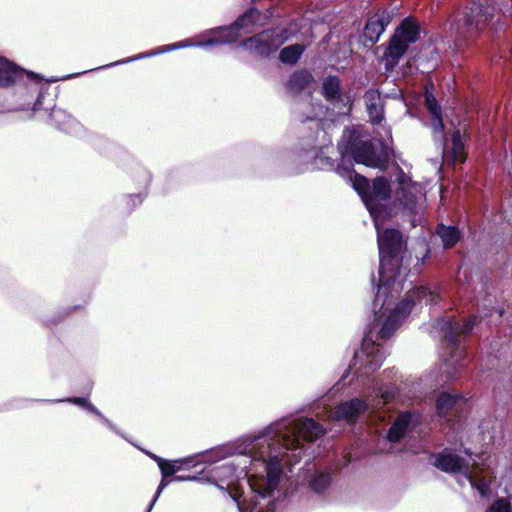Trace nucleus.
Segmentation results:
<instances>
[{"mask_svg":"<svg viewBox=\"0 0 512 512\" xmlns=\"http://www.w3.org/2000/svg\"><path fill=\"white\" fill-rule=\"evenodd\" d=\"M419 421V417L411 412L401 413L390 427L387 438L390 442H398L411 432Z\"/></svg>","mask_w":512,"mask_h":512,"instance_id":"obj_11","label":"nucleus"},{"mask_svg":"<svg viewBox=\"0 0 512 512\" xmlns=\"http://www.w3.org/2000/svg\"><path fill=\"white\" fill-rule=\"evenodd\" d=\"M165 478L166 477H163L162 480L160 481L159 486L156 491V494H155L153 500L151 501L147 512H151V510L153 509V506L155 505V503H156L157 499L159 498V496L161 495L162 491L167 487L169 482L166 481Z\"/></svg>","mask_w":512,"mask_h":512,"instance_id":"obj_30","label":"nucleus"},{"mask_svg":"<svg viewBox=\"0 0 512 512\" xmlns=\"http://www.w3.org/2000/svg\"><path fill=\"white\" fill-rule=\"evenodd\" d=\"M254 22L255 12L253 10H249L239 17L232 26L221 29L218 32V38L221 42H233L239 37V30L241 28L252 27Z\"/></svg>","mask_w":512,"mask_h":512,"instance_id":"obj_13","label":"nucleus"},{"mask_svg":"<svg viewBox=\"0 0 512 512\" xmlns=\"http://www.w3.org/2000/svg\"><path fill=\"white\" fill-rule=\"evenodd\" d=\"M419 25L411 18H406L395 30L384 53L386 65L394 67L405 54L410 44L419 39Z\"/></svg>","mask_w":512,"mask_h":512,"instance_id":"obj_8","label":"nucleus"},{"mask_svg":"<svg viewBox=\"0 0 512 512\" xmlns=\"http://www.w3.org/2000/svg\"><path fill=\"white\" fill-rule=\"evenodd\" d=\"M209 470L206 471V474L207 476H205V479L207 480V477L209 476V474L207 473ZM202 473H205V470H202Z\"/></svg>","mask_w":512,"mask_h":512,"instance_id":"obj_37","label":"nucleus"},{"mask_svg":"<svg viewBox=\"0 0 512 512\" xmlns=\"http://www.w3.org/2000/svg\"><path fill=\"white\" fill-rule=\"evenodd\" d=\"M21 74V70L16 65L0 57V87L12 85Z\"/></svg>","mask_w":512,"mask_h":512,"instance_id":"obj_18","label":"nucleus"},{"mask_svg":"<svg viewBox=\"0 0 512 512\" xmlns=\"http://www.w3.org/2000/svg\"><path fill=\"white\" fill-rule=\"evenodd\" d=\"M202 479L201 477L199 476H176L175 477V480L176 481H196V480H200Z\"/></svg>","mask_w":512,"mask_h":512,"instance_id":"obj_34","label":"nucleus"},{"mask_svg":"<svg viewBox=\"0 0 512 512\" xmlns=\"http://www.w3.org/2000/svg\"><path fill=\"white\" fill-rule=\"evenodd\" d=\"M353 169H352V164L351 163H348L347 165L344 164L343 162L341 164H339L336 168V172L345 177V176H348L350 178V175H353Z\"/></svg>","mask_w":512,"mask_h":512,"instance_id":"obj_31","label":"nucleus"},{"mask_svg":"<svg viewBox=\"0 0 512 512\" xmlns=\"http://www.w3.org/2000/svg\"><path fill=\"white\" fill-rule=\"evenodd\" d=\"M350 182L354 189L362 196L367 197L370 191V184L366 177L353 171V175H350Z\"/></svg>","mask_w":512,"mask_h":512,"instance_id":"obj_27","label":"nucleus"},{"mask_svg":"<svg viewBox=\"0 0 512 512\" xmlns=\"http://www.w3.org/2000/svg\"><path fill=\"white\" fill-rule=\"evenodd\" d=\"M378 247L382 256H399L407 252V238L394 228L378 232Z\"/></svg>","mask_w":512,"mask_h":512,"instance_id":"obj_10","label":"nucleus"},{"mask_svg":"<svg viewBox=\"0 0 512 512\" xmlns=\"http://www.w3.org/2000/svg\"><path fill=\"white\" fill-rule=\"evenodd\" d=\"M313 81V76L306 70L294 72L288 82L287 89L294 94L302 92Z\"/></svg>","mask_w":512,"mask_h":512,"instance_id":"obj_19","label":"nucleus"},{"mask_svg":"<svg viewBox=\"0 0 512 512\" xmlns=\"http://www.w3.org/2000/svg\"><path fill=\"white\" fill-rule=\"evenodd\" d=\"M400 189L397 191V198L404 209L410 213H414L417 206L418 197L415 193L417 190L415 185L409 184L405 177L399 179Z\"/></svg>","mask_w":512,"mask_h":512,"instance_id":"obj_14","label":"nucleus"},{"mask_svg":"<svg viewBox=\"0 0 512 512\" xmlns=\"http://www.w3.org/2000/svg\"><path fill=\"white\" fill-rule=\"evenodd\" d=\"M494 11L492 0H477L469 7L459 9L454 15V22L451 26L456 41L474 40L493 18Z\"/></svg>","mask_w":512,"mask_h":512,"instance_id":"obj_5","label":"nucleus"},{"mask_svg":"<svg viewBox=\"0 0 512 512\" xmlns=\"http://www.w3.org/2000/svg\"><path fill=\"white\" fill-rule=\"evenodd\" d=\"M464 404V398L459 394L441 393L436 401V410L440 417H446L450 412L457 411Z\"/></svg>","mask_w":512,"mask_h":512,"instance_id":"obj_15","label":"nucleus"},{"mask_svg":"<svg viewBox=\"0 0 512 512\" xmlns=\"http://www.w3.org/2000/svg\"><path fill=\"white\" fill-rule=\"evenodd\" d=\"M331 483V474L329 472H315L310 476L309 486L316 493L324 492Z\"/></svg>","mask_w":512,"mask_h":512,"instance_id":"obj_25","label":"nucleus"},{"mask_svg":"<svg viewBox=\"0 0 512 512\" xmlns=\"http://www.w3.org/2000/svg\"><path fill=\"white\" fill-rule=\"evenodd\" d=\"M304 51V46L294 44L283 48L280 52V60L283 63L295 64Z\"/></svg>","mask_w":512,"mask_h":512,"instance_id":"obj_26","label":"nucleus"},{"mask_svg":"<svg viewBox=\"0 0 512 512\" xmlns=\"http://www.w3.org/2000/svg\"><path fill=\"white\" fill-rule=\"evenodd\" d=\"M385 374H386V378H387V379H390V378H391V374H392V372H387V371H385Z\"/></svg>","mask_w":512,"mask_h":512,"instance_id":"obj_35","label":"nucleus"},{"mask_svg":"<svg viewBox=\"0 0 512 512\" xmlns=\"http://www.w3.org/2000/svg\"><path fill=\"white\" fill-rule=\"evenodd\" d=\"M396 389V386L392 383L377 382L372 393L364 395L365 400L353 398L342 402L337 407L328 411V417L331 420H344L348 423H355L366 412L371 414L376 409L392 401L396 395Z\"/></svg>","mask_w":512,"mask_h":512,"instance_id":"obj_4","label":"nucleus"},{"mask_svg":"<svg viewBox=\"0 0 512 512\" xmlns=\"http://www.w3.org/2000/svg\"><path fill=\"white\" fill-rule=\"evenodd\" d=\"M486 512H511V504L507 499L501 498L494 501Z\"/></svg>","mask_w":512,"mask_h":512,"instance_id":"obj_28","label":"nucleus"},{"mask_svg":"<svg viewBox=\"0 0 512 512\" xmlns=\"http://www.w3.org/2000/svg\"><path fill=\"white\" fill-rule=\"evenodd\" d=\"M223 456H222V452L221 451H217L215 453V458L211 456H203V458L199 461L200 463H209V464H212L214 463L216 460H219L221 459Z\"/></svg>","mask_w":512,"mask_h":512,"instance_id":"obj_33","label":"nucleus"},{"mask_svg":"<svg viewBox=\"0 0 512 512\" xmlns=\"http://www.w3.org/2000/svg\"><path fill=\"white\" fill-rule=\"evenodd\" d=\"M388 23V18L383 16L369 19L364 28L365 39H367L371 44L376 43Z\"/></svg>","mask_w":512,"mask_h":512,"instance_id":"obj_17","label":"nucleus"},{"mask_svg":"<svg viewBox=\"0 0 512 512\" xmlns=\"http://www.w3.org/2000/svg\"><path fill=\"white\" fill-rule=\"evenodd\" d=\"M343 157L351 155L355 162L371 168L385 170L389 164V155L384 146L376 148L371 141H364L350 134L339 143Z\"/></svg>","mask_w":512,"mask_h":512,"instance_id":"obj_7","label":"nucleus"},{"mask_svg":"<svg viewBox=\"0 0 512 512\" xmlns=\"http://www.w3.org/2000/svg\"><path fill=\"white\" fill-rule=\"evenodd\" d=\"M283 39L274 30H265L243 41V46L259 56H268L276 51Z\"/></svg>","mask_w":512,"mask_h":512,"instance_id":"obj_9","label":"nucleus"},{"mask_svg":"<svg viewBox=\"0 0 512 512\" xmlns=\"http://www.w3.org/2000/svg\"><path fill=\"white\" fill-rule=\"evenodd\" d=\"M390 184L384 177H378L374 180L367 197L374 200H387L390 197Z\"/></svg>","mask_w":512,"mask_h":512,"instance_id":"obj_23","label":"nucleus"},{"mask_svg":"<svg viewBox=\"0 0 512 512\" xmlns=\"http://www.w3.org/2000/svg\"><path fill=\"white\" fill-rule=\"evenodd\" d=\"M452 145L446 151L445 158L448 163L453 165L462 164L467 158L465 145L462 142L460 131H455L451 138Z\"/></svg>","mask_w":512,"mask_h":512,"instance_id":"obj_16","label":"nucleus"},{"mask_svg":"<svg viewBox=\"0 0 512 512\" xmlns=\"http://www.w3.org/2000/svg\"><path fill=\"white\" fill-rule=\"evenodd\" d=\"M146 455H148L152 460H154L161 471L162 477H168L174 475L176 472L180 471L183 467H191L196 466L195 456L186 457L182 459H177L174 461H167L149 451H144Z\"/></svg>","mask_w":512,"mask_h":512,"instance_id":"obj_12","label":"nucleus"},{"mask_svg":"<svg viewBox=\"0 0 512 512\" xmlns=\"http://www.w3.org/2000/svg\"><path fill=\"white\" fill-rule=\"evenodd\" d=\"M365 100L371 120L379 123L383 119L380 94L377 91H369L365 94Z\"/></svg>","mask_w":512,"mask_h":512,"instance_id":"obj_21","label":"nucleus"},{"mask_svg":"<svg viewBox=\"0 0 512 512\" xmlns=\"http://www.w3.org/2000/svg\"><path fill=\"white\" fill-rule=\"evenodd\" d=\"M497 312H498V316H499V317H501V316H502V313H503V310H502V309H500V310H498Z\"/></svg>","mask_w":512,"mask_h":512,"instance_id":"obj_36","label":"nucleus"},{"mask_svg":"<svg viewBox=\"0 0 512 512\" xmlns=\"http://www.w3.org/2000/svg\"><path fill=\"white\" fill-rule=\"evenodd\" d=\"M312 418H282L254 434L237 439L229 452L235 457L207 472V481L231 488L240 512H275L284 492L283 468L297 463L304 452L303 441L325 434Z\"/></svg>","mask_w":512,"mask_h":512,"instance_id":"obj_1","label":"nucleus"},{"mask_svg":"<svg viewBox=\"0 0 512 512\" xmlns=\"http://www.w3.org/2000/svg\"><path fill=\"white\" fill-rule=\"evenodd\" d=\"M476 457L477 459L468 455L466 458H461L446 450L436 456L434 465L444 472L459 473L473 490H476L481 497H485L490 493V484L494 475L492 470L483 463L482 457Z\"/></svg>","mask_w":512,"mask_h":512,"instance_id":"obj_3","label":"nucleus"},{"mask_svg":"<svg viewBox=\"0 0 512 512\" xmlns=\"http://www.w3.org/2000/svg\"><path fill=\"white\" fill-rule=\"evenodd\" d=\"M436 234L440 237L444 248L454 247L461 238V232L456 226L439 224L436 227Z\"/></svg>","mask_w":512,"mask_h":512,"instance_id":"obj_20","label":"nucleus"},{"mask_svg":"<svg viewBox=\"0 0 512 512\" xmlns=\"http://www.w3.org/2000/svg\"><path fill=\"white\" fill-rule=\"evenodd\" d=\"M426 106L428 110L437 118L440 117V107L437 103V100L434 98L432 94H426Z\"/></svg>","mask_w":512,"mask_h":512,"instance_id":"obj_29","label":"nucleus"},{"mask_svg":"<svg viewBox=\"0 0 512 512\" xmlns=\"http://www.w3.org/2000/svg\"><path fill=\"white\" fill-rule=\"evenodd\" d=\"M477 317H469L466 321L460 322L454 316L448 315L442 319L437 320L434 325V330L443 337L450 350V356L445 358V366L447 368L454 367L456 364L463 366L460 362L462 360L463 351L457 346L461 339L467 336L473 329Z\"/></svg>","mask_w":512,"mask_h":512,"instance_id":"obj_6","label":"nucleus"},{"mask_svg":"<svg viewBox=\"0 0 512 512\" xmlns=\"http://www.w3.org/2000/svg\"><path fill=\"white\" fill-rule=\"evenodd\" d=\"M322 94L328 101L338 100L340 97V80L336 76H329L322 83Z\"/></svg>","mask_w":512,"mask_h":512,"instance_id":"obj_24","label":"nucleus"},{"mask_svg":"<svg viewBox=\"0 0 512 512\" xmlns=\"http://www.w3.org/2000/svg\"><path fill=\"white\" fill-rule=\"evenodd\" d=\"M53 402H69L73 403L78 406L85 407L89 412L95 414L97 417L101 419L104 425H106L109 429L115 431V426L102 415V413L92 404L90 403L86 398L82 397H72V398H66V399H57L53 400Z\"/></svg>","mask_w":512,"mask_h":512,"instance_id":"obj_22","label":"nucleus"},{"mask_svg":"<svg viewBox=\"0 0 512 512\" xmlns=\"http://www.w3.org/2000/svg\"><path fill=\"white\" fill-rule=\"evenodd\" d=\"M424 259L380 258L377 292L373 301L374 318L349 366V370L359 377L373 373L382 365L384 354L379 340L391 337L414 307L438 302L439 294L423 285L409 288L404 298L399 300L400 292L405 288L404 281L412 274L408 267L416 261L413 273H417L416 266L420 262L424 264Z\"/></svg>","mask_w":512,"mask_h":512,"instance_id":"obj_2","label":"nucleus"},{"mask_svg":"<svg viewBox=\"0 0 512 512\" xmlns=\"http://www.w3.org/2000/svg\"><path fill=\"white\" fill-rule=\"evenodd\" d=\"M143 201V197L141 194L136 195H130L127 198V205L130 209H133L137 204L141 203Z\"/></svg>","mask_w":512,"mask_h":512,"instance_id":"obj_32","label":"nucleus"}]
</instances>
